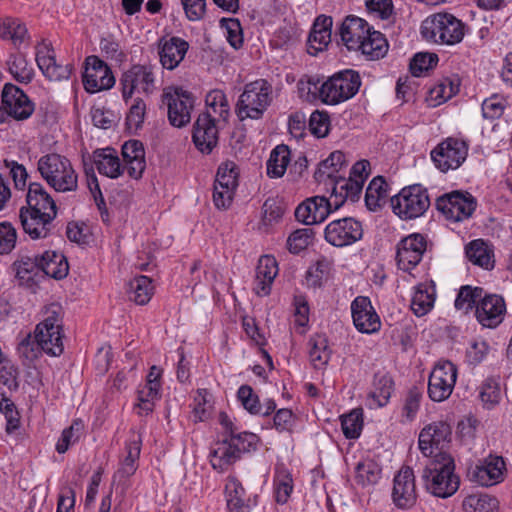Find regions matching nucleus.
Returning <instances> with one entry per match:
<instances>
[{"label":"nucleus","instance_id":"52","mask_svg":"<svg viewBox=\"0 0 512 512\" xmlns=\"http://www.w3.org/2000/svg\"><path fill=\"white\" fill-rule=\"evenodd\" d=\"M355 474L357 483L366 486L377 483L380 478L381 469L374 461L365 460L357 464Z\"/></svg>","mask_w":512,"mask_h":512},{"label":"nucleus","instance_id":"56","mask_svg":"<svg viewBox=\"0 0 512 512\" xmlns=\"http://www.w3.org/2000/svg\"><path fill=\"white\" fill-rule=\"evenodd\" d=\"M82 430L83 425L81 421H74L70 427L64 429L57 441L56 451L60 454L65 453L71 445L80 439Z\"/></svg>","mask_w":512,"mask_h":512},{"label":"nucleus","instance_id":"6","mask_svg":"<svg viewBox=\"0 0 512 512\" xmlns=\"http://www.w3.org/2000/svg\"><path fill=\"white\" fill-rule=\"evenodd\" d=\"M390 202L393 212L403 220L418 218L430 207L428 190L420 184L404 187Z\"/></svg>","mask_w":512,"mask_h":512},{"label":"nucleus","instance_id":"29","mask_svg":"<svg viewBox=\"0 0 512 512\" xmlns=\"http://www.w3.org/2000/svg\"><path fill=\"white\" fill-rule=\"evenodd\" d=\"M142 439L139 434H133L126 443L125 450L127 455L121 461L118 470L113 478L119 482H126L135 474L138 469V461L141 452Z\"/></svg>","mask_w":512,"mask_h":512},{"label":"nucleus","instance_id":"27","mask_svg":"<svg viewBox=\"0 0 512 512\" xmlns=\"http://www.w3.org/2000/svg\"><path fill=\"white\" fill-rule=\"evenodd\" d=\"M188 48V42L179 37L160 39L158 43V54L162 67L167 70L177 68L183 61Z\"/></svg>","mask_w":512,"mask_h":512},{"label":"nucleus","instance_id":"13","mask_svg":"<svg viewBox=\"0 0 512 512\" xmlns=\"http://www.w3.org/2000/svg\"><path fill=\"white\" fill-rule=\"evenodd\" d=\"M163 102L168 107V119L172 126L181 128L187 125L191 119V110L194 99L191 93L182 88L163 93Z\"/></svg>","mask_w":512,"mask_h":512},{"label":"nucleus","instance_id":"39","mask_svg":"<svg viewBox=\"0 0 512 512\" xmlns=\"http://www.w3.org/2000/svg\"><path fill=\"white\" fill-rule=\"evenodd\" d=\"M435 302V288L426 283H420L413 294L411 309L418 316L426 315L433 307Z\"/></svg>","mask_w":512,"mask_h":512},{"label":"nucleus","instance_id":"53","mask_svg":"<svg viewBox=\"0 0 512 512\" xmlns=\"http://www.w3.org/2000/svg\"><path fill=\"white\" fill-rule=\"evenodd\" d=\"M483 289L479 287L462 286L455 299V308L468 311L473 308L476 302L481 300Z\"/></svg>","mask_w":512,"mask_h":512},{"label":"nucleus","instance_id":"19","mask_svg":"<svg viewBox=\"0 0 512 512\" xmlns=\"http://www.w3.org/2000/svg\"><path fill=\"white\" fill-rule=\"evenodd\" d=\"M355 328L365 334H373L381 328V320L368 297L358 296L351 303Z\"/></svg>","mask_w":512,"mask_h":512},{"label":"nucleus","instance_id":"2","mask_svg":"<svg viewBox=\"0 0 512 512\" xmlns=\"http://www.w3.org/2000/svg\"><path fill=\"white\" fill-rule=\"evenodd\" d=\"M37 170L46 183L56 192L68 193L78 189V175L71 161L58 153L39 158Z\"/></svg>","mask_w":512,"mask_h":512},{"label":"nucleus","instance_id":"57","mask_svg":"<svg viewBox=\"0 0 512 512\" xmlns=\"http://www.w3.org/2000/svg\"><path fill=\"white\" fill-rule=\"evenodd\" d=\"M19 354L29 361L38 359L44 353L36 333H28L18 344Z\"/></svg>","mask_w":512,"mask_h":512},{"label":"nucleus","instance_id":"28","mask_svg":"<svg viewBox=\"0 0 512 512\" xmlns=\"http://www.w3.org/2000/svg\"><path fill=\"white\" fill-rule=\"evenodd\" d=\"M370 28L364 19L349 15L342 22L339 33L348 50L358 51Z\"/></svg>","mask_w":512,"mask_h":512},{"label":"nucleus","instance_id":"37","mask_svg":"<svg viewBox=\"0 0 512 512\" xmlns=\"http://www.w3.org/2000/svg\"><path fill=\"white\" fill-rule=\"evenodd\" d=\"M309 358L315 369H323L328 364L332 350L325 334H315L310 337Z\"/></svg>","mask_w":512,"mask_h":512},{"label":"nucleus","instance_id":"44","mask_svg":"<svg viewBox=\"0 0 512 512\" xmlns=\"http://www.w3.org/2000/svg\"><path fill=\"white\" fill-rule=\"evenodd\" d=\"M388 197V184L382 176H377L369 183L365 193V203L369 210L376 211Z\"/></svg>","mask_w":512,"mask_h":512},{"label":"nucleus","instance_id":"61","mask_svg":"<svg viewBox=\"0 0 512 512\" xmlns=\"http://www.w3.org/2000/svg\"><path fill=\"white\" fill-rule=\"evenodd\" d=\"M160 387L156 384L144 385L143 388L138 390V407L144 411V414H149L154 409V401L160 398Z\"/></svg>","mask_w":512,"mask_h":512},{"label":"nucleus","instance_id":"38","mask_svg":"<svg viewBox=\"0 0 512 512\" xmlns=\"http://www.w3.org/2000/svg\"><path fill=\"white\" fill-rule=\"evenodd\" d=\"M466 256L474 265L484 269L494 267L493 251L482 239L473 240L466 246Z\"/></svg>","mask_w":512,"mask_h":512},{"label":"nucleus","instance_id":"47","mask_svg":"<svg viewBox=\"0 0 512 512\" xmlns=\"http://www.w3.org/2000/svg\"><path fill=\"white\" fill-rule=\"evenodd\" d=\"M153 295L152 281L147 276H138L129 283V299L138 305L147 304Z\"/></svg>","mask_w":512,"mask_h":512},{"label":"nucleus","instance_id":"35","mask_svg":"<svg viewBox=\"0 0 512 512\" xmlns=\"http://www.w3.org/2000/svg\"><path fill=\"white\" fill-rule=\"evenodd\" d=\"M224 493L229 512H250L249 499L246 497V491L236 477H228Z\"/></svg>","mask_w":512,"mask_h":512},{"label":"nucleus","instance_id":"46","mask_svg":"<svg viewBox=\"0 0 512 512\" xmlns=\"http://www.w3.org/2000/svg\"><path fill=\"white\" fill-rule=\"evenodd\" d=\"M393 380L387 374H376L373 381V390L370 392V398L377 407L385 406L393 391Z\"/></svg>","mask_w":512,"mask_h":512},{"label":"nucleus","instance_id":"4","mask_svg":"<svg viewBox=\"0 0 512 512\" xmlns=\"http://www.w3.org/2000/svg\"><path fill=\"white\" fill-rule=\"evenodd\" d=\"M422 37L432 43L455 45L465 35L464 23L450 13H436L421 24Z\"/></svg>","mask_w":512,"mask_h":512},{"label":"nucleus","instance_id":"26","mask_svg":"<svg viewBox=\"0 0 512 512\" xmlns=\"http://www.w3.org/2000/svg\"><path fill=\"white\" fill-rule=\"evenodd\" d=\"M11 269L16 281L22 286L33 287L42 279L38 254L20 255L13 262Z\"/></svg>","mask_w":512,"mask_h":512},{"label":"nucleus","instance_id":"5","mask_svg":"<svg viewBox=\"0 0 512 512\" xmlns=\"http://www.w3.org/2000/svg\"><path fill=\"white\" fill-rule=\"evenodd\" d=\"M359 73L346 69L330 76L321 83L319 98L327 105H337L354 97L361 87Z\"/></svg>","mask_w":512,"mask_h":512},{"label":"nucleus","instance_id":"60","mask_svg":"<svg viewBox=\"0 0 512 512\" xmlns=\"http://www.w3.org/2000/svg\"><path fill=\"white\" fill-rule=\"evenodd\" d=\"M438 62L434 53H417L410 62V71L413 76L420 77L424 72L433 68Z\"/></svg>","mask_w":512,"mask_h":512},{"label":"nucleus","instance_id":"31","mask_svg":"<svg viewBox=\"0 0 512 512\" xmlns=\"http://www.w3.org/2000/svg\"><path fill=\"white\" fill-rule=\"evenodd\" d=\"M26 202L27 207H22L21 209L34 211L35 213H57L55 201L41 183L33 182L29 184Z\"/></svg>","mask_w":512,"mask_h":512},{"label":"nucleus","instance_id":"9","mask_svg":"<svg viewBox=\"0 0 512 512\" xmlns=\"http://www.w3.org/2000/svg\"><path fill=\"white\" fill-rule=\"evenodd\" d=\"M435 206L446 220L462 222L472 216L477 201L469 192L455 190L439 196Z\"/></svg>","mask_w":512,"mask_h":512},{"label":"nucleus","instance_id":"23","mask_svg":"<svg viewBox=\"0 0 512 512\" xmlns=\"http://www.w3.org/2000/svg\"><path fill=\"white\" fill-rule=\"evenodd\" d=\"M332 211L335 210L331 200L325 196H314L297 206L295 218L305 225H313L323 222Z\"/></svg>","mask_w":512,"mask_h":512},{"label":"nucleus","instance_id":"7","mask_svg":"<svg viewBox=\"0 0 512 512\" xmlns=\"http://www.w3.org/2000/svg\"><path fill=\"white\" fill-rule=\"evenodd\" d=\"M469 143L463 138L447 137L438 143L430 152L435 167L447 173L458 169L467 159Z\"/></svg>","mask_w":512,"mask_h":512},{"label":"nucleus","instance_id":"43","mask_svg":"<svg viewBox=\"0 0 512 512\" xmlns=\"http://www.w3.org/2000/svg\"><path fill=\"white\" fill-rule=\"evenodd\" d=\"M290 162V150L287 145H277L271 152L266 163L267 175L270 178H280L284 175Z\"/></svg>","mask_w":512,"mask_h":512},{"label":"nucleus","instance_id":"54","mask_svg":"<svg viewBox=\"0 0 512 512\" xmlns=\"http://www.w3.org/2000/svg\"><path fill=\"white\" fill-rule=\"evenodd\" d=\"M507 105L508 101L505 97L494 94L482 103L483 117L490 120L498 119L503 115Z\"/></svg>","mask_w":512,"mask_h":512},{"label":"nucleus","instance_id":"63","mask_svg":"<svg viewBox=\"0 0 512 512\" xmlns=\"http://www.w3.org/2000/svg\"><path fill=\"white\" fill-rule=\"evenodd\" d=\"M145 113H146V104L142 98L137 97L134 100V103L130 107L129 112L127 113V116H126V124H127L128 128L130 130L139 129L144 122Z\"/></svg>","mask_w":512,"mask_h":512},{"label":"nucleus","instance_id":"22","mask_svg":"<svg viewBox=\"0 0 512 512\" xmlns=\"http://www.w3.org/2000/svg\"><path fill=\"white\" fill-rule=\"evenodd\" d=\"M392 498L395 505L402 509L411 508L416 503V486L413 469L404 466L394 477Z\"/></svg>","mask_w":512,"mask_h":512},{"label":"nucleus","instance_id":"11","mask_svg":"<svg viewBox=\"0 0 512 512\" xmlns=\"http://www.w3.org/2000/svg\"><path fill=\"white\" fill-rule=\"evenodd\" d=\"M362 223L353 217H344L329 222L324 229V239L330 245L343 248L361 240Z\"/></svg>","mask_w":512,"mask_h":512},{"label":"nucleus","instance_id":"20","mask_svg":"<svg viewBox=\"0 0 512 512\" xmlns=\"http://www.w3.org/2000/svg\"><path fill=\"white\" fill-rule=\"evenodd\" d=\"M36 63L50 81L67 80L72 72L70 64L63 65L56 62L53 47L45 42L36 47Z\"/></svg>","mask_w":512,"mask_h":512},{"label":"nucleus","instance_id":"32","mask_svg":"<svg viewBox=\"0 0 512 512\" xmlns=\"http://www.w3.org/2000/svg\"><path fill=\"white\" fill-rule=\"evenodd\" d=\"M278 274V265L274 257L262 256L256 268L254 290L258 295H268L271 284Z\"/></svg>","mask_w":512,"mask_h":512},{"label":"nucleus","instance_id":"16","mask_svg":"<svg viewBox=\"0 0 512 512\" xmlns=\"http://www.w3.org/2000/svg\"><path fill=\"white\" fill-rule=\"evenodd\" d=\"M451 427L443 421H437L426 425L419 434V449L424 456L430 457L435 450L444 452L443 449L451 440Z\"/></svg>","mask_w":512,"mask_h":512},{"label":"nucleus","instance_id":"17","mask_svg":"<svg viewBox=\"0 0 512 512\" xmlns=\"http://www.w3.org/2000/svg\"><path fill=\"white\" fill-rule=\"evenodd\" d=\"M506 464L501 456L489 455L469 469L471 480L483 487L496 485L504 480Z\"/></svg>","mask_w":512,"mask_h":512},{"label":"nucleus","instance_id":"41","mask_svg":"<svg viewBox=\"0 0 512 512\" xmlns=\"http://www.w3.org/2000/svg\"><path fill=\"white\" fill-rule=\"evenodd\" d=\"M388 47L389 45L384 35L370 28L358 51L370 59H379L386 55Z\"/></svg>","mask_w":512,"mask_h":512},{"label":"nucleus","instance_id":"33","mask_svg":"<svg viewBox=\"0 0 512 512\" xmlns=\"http://www.w3.org/2000/svg\"><path fill=\"white\" fill-rule=\"evenodd\" d=\"M38 260L42 279L46 276L54 279H62L67 276L69 265L63 254L48 250L38 254Z\"/></svg>","mask_w":512,"mask_h":512},{"label":"nucleus","instance_id":"18","mask_svg":"<svg viewBox=\"0 0 512 512\" xmlns=\"http://www.w3.org/2000/svg\"><path fill=\"white\" fill-rule=\"evenodd\" d=\"M1 98L8 116L15 120H26L34 112V103L22 89L12 83L4 85Z\"/></svg>","mask_w":512,"mask_h":512},{"label":"nucleus","instance_id":"58","mask_svg":"<svg viewBox=\"0 0 512 512\" xmlns=\"http://www.w3.org/2000/svg\"><path fill=\"white\" fill-rule=\"evenodd\" d=\"M206 104L209 109L223 120L229 115V105L225 93L222 90L215 89L206 96Z\"/></svg>","mask_w":512,"mask_h":512},{"label":"nucleus","instance_id":"3","mask_svg":"<svg viewBox=\"0 0 512 512\" xmlns=\"http://www.w3.org/2000/svg\"><path fill=\"white\" fill-rule=\"evenodd\" d=\"M272 84L266 79L247 83L236 104V114L245 119H261L273 100Z\"/></svg>","mask_w":512,"mask_h":512},{"label":"nucleus","instance_id":"30","mask_svg":"<svg viewBox=\"0 0 512 512\" xmlns=\"http://www.w3.org/2000/svg\"><path fill=\"white\" fill-rule=\"evenodd\" d=\"M122 156L128 175L133 179H140L146 167L142 143L138 140L125 142L122 146Z\"/></svg>","mask_w":512,"mask_h":512},{"label":"nucleus","instance_id":"8","mask_svg":"<svg viewBox=\"0 0 512 512\" xmlns=\"http://www.w3.org/2000/svg\"><path fill=\"white\" fill-rule=\"evenodd\" d=\"M123 100L127 103L133 94L150 96L156 91V75L152 65L135 64L120 78Z\"/></svg>","mask_w":512,"mask_h":512},{"label":"nucleus","instance_id":"45","mask_svg":"<svg viewBox=\"0 0 512 512\" xmlns=\"http://www.w3.org/2000/svg\"><path fill=\"white\" fill-rule=\"evenodd\" d=\"M345 164V154L341 151H334L327 159L320 163L318 170L315 172V179L322 182L326 179L337 178L336 174Z\"/></svg>","mask_w":512,"mask_h":512},{"label":"nucleus","instance_id":"24","mask_svg":"<svg viewBox=\"0 0 512 512\" xmlns=\"http://www.w3.org/2000/svg\"><path fill=\"white\" fill-rule=\"evenodd\" d=\"M56 216V212L35 213L26 209H20L19 212L23 230L31 239L46 238L51 232L52 221Z\"/></svg>","mask_w":512,"mask_h":512},{"label":"nucleus","instance_id":"15","mask_svg":"<svg viewBox=\"0 0 512 512\" xmlns=\"http://www.w3.org/2000/svg\"><path fill=\"white\" fill-rule=\"evenodd\" d=\"M83 85L87 92L96 93L107 90L115 84V78L109 66L97 56H89L85 61Z\"/></svg>","mask_w":512,"mask_h":512},{"label":"nucleus","instance_id":"42","mask_svg":"<svg viewBox=\"0 0 512 512\" xmlns=\"http://www.w3.org/2000/svg\"><path fill=\"white\" fill-rule=\"evenodd\" d=\"M6 66L16 81L25 84L32 81L34 70L29 66L24 54L20 52L9 54L6 60Z\"/></svg>","mask_w":512,"mask_h":512},{"label":"nucleus","instance_id":"25","mask_svg":"<svg viewBox=\"0 0 512 512\" xmlns=\"http://www.w3.org/2000/svg\"><path fill=\"white\" fill-rule=\"evenodd\" d=\"M505 311L506 305L501 296L488 295L477 304L475 315L484 327L495 328L503 321Z\"/></svg>","mask_w":512,"mask_h":512},{"label":"nucleus","instance_id":"62","mask_svg":"<svg viewBox=\"0 0 512 512\" xmlns=\"http://www.w3.org/2000/svg\"><path fill=\"white\" fill-rule=\"evenodd\" d=\"M237 397L242 406L251 414H260L262 405L260 404L259 397L254 393L252 387L249 385H242L238 389Z\"/></svg>","mask_w":512,"mask_h":512},{"label":"nucleus","instance_id":"36","mask_svg":"<svg viewBox=\"0 0 512 512\" xmlns=\"http://www.w3.org/2000/svg\"><path fill=\"white\" fill-rule=\"evenodd\" d=\"M93 162L100 174L112 179L119 177L124 170L116 151L111 148L94 151Z\"/></svg>","mask_w":512,"mask_h":512},{"label":"nucleus","instance_id":"1","mask_svg":"<svg viewBox=\"0 0 512 512\" xmlns=\"http://www.w3.org/2000/svg\"><path fill=\"white\" fill-rule=\"evenodd\" d=\"M455 463L446 452H438L428 460L422 473L425 489L440 498L452 496L459 488V477L454 473Z\"/></svg>","mask_w":512,"mask_h":512},{"label":"nucleus","instance_id":"64","mask_svg":"<svg viewBox=\"0 0 512 512\" xmlns=\"http://www.w3.org/2000/svg\"><path fill=\"white\" fill-rule=\"evenodd\" d=\"M482 402L489 406H494L500 401L501 390L498 381L494 378H488L482 384L480 391Z\"/></svg>","mask_w":512,"mask_h":512},{"label":"nucleus","instance_id":"48","mask_svg":"<svg viewBox=\"0 0 512 512\" xmlns=\"http://www.w3.org/2000/svg\"><path fill=\"white\" fill-rule=\"evenodd\" d=\"M465 512H495L498 509V500L488 494L468 495L463 501Z\"/></svg>","mask_w":512,"mask_h":512},{"label":"nucleus","instance_id":"14","mask_svg":"<svg viewBox=\"0 0 512 512\" xmlns=\"http://www.w3.org/2000/svg\"><path fill=\"white\" fill-rule=\"evenodd\" d=\"M427 241L422 234L413 233L397 244L396 262L400 270L411 272L422 260Z\"/></svg>","mask_w":512,"mask_h":512},{"label":"nucleus","instance_id":"49","mask_svg":"<svg viewBox=\"0 0 512 512\" xmlns=\"http://www.w3.org/2000/svg\"><path fill=\"white\" fill-rule=\"evenodd\" d=\"M314 230L310 227L293 231L287 238V249L292 254H299L314 241Z\"/></svg>","mask_w":512,"mask_h":512},{"label":"nucleus","instance_id":"40","mask_svg":"<svg viewBox=\"0 0 512 512\" xmlns=\"http://www.w3.org/2000/svg\"><path fill=\"white\" fill-rule=\"evenodd\" d=\"M0 38L11 40L16 48L29 39L26 26L18 19L4 18L0 20Z\"/></svg>","mask_w":512,"mask_h":512},{"label":"nucleus","instance_id":"51","mask_svg":"<svg viewBox=\"0 0 512 512\" xmlns=\"http://www.w3.org/2000/svg\"><path fill=\"white\" fill-rule=\"evenodd\" d=\"M459 91V81L445 78L432 89H430V98L433 105L437 106L452 98Z\"/></svg>","mask_w":512,"mask_h":512},{"label":"nucleus","instance_id":"12","mask_svg":"<svg viewBox=\"0 0 512 512\" xmlns=\"http://www.w3.org/2000/svg\"><path fill=\"white\" fill-rule=\"evenodd\" d=\"M457 379V368L450 361L438 362L429 375L428 395L432 401L446 400L452 393Z\"/></svg>","mask_w":512,"mask_h":512},{"label":"nucleus","instance_id":"55","mask_svg":"<svg viewBox=\"0 0 512 512\" xmlns=\"http://www.w3.org/2000/svg\"><path fill=\"white\" fill-rule=\"evenodd\" d=\"M422 394L417 388L410 389L402 408L401 422H412L420 409Z\"/></svg>","mask_w":512,"mask_h":512},{"label":"nucleus","instance_id":"34","mask_svg":"<svg viewBox=\"0 0 512 512\" xmlns=\"http://www.w3.org/2000/svg\"><path fill=\"white\" fill-rule=\"evenodd\" d=\"M209 457L213 469L223 472L226 471L230 465L234 464L240 458V455L231 440L224 438L215 443L210 451Z\"/></svg>","mask_w":512,"mask_h":512},{"label":"nucleus","instance_id":"50","mask_svg":"<svg viewBox=\"0 0 512 512\" xmlns=\"http://www.w3.org/2000/svg\"><path fill=\"white\" fill-rule=\"evenodd\" d=\"M341 428L347 439H357L363 429V413L361 409H354L350 413L342 415Z\"/></svg>","mask_w":512,"mask_h":512},{"label":"nucleus","instance_id":"21","mask_svg":"<svg viewBox=\"0 0 512 512\" xmlns=\"http://www.w3.org/2000/svg\"><path fill=\"white\" fill-rule=\"evenodd\" d=\"M193 142L202 153L209 154L218 143L216 119L210 112L201 113L193 127Z\"/></svg>","mask_w":512,"mask_h":512},{"label":"nucleus","instance_id":"10","mask_svg":"<svg viewBox=\"0 0 512 512\" xmlns=\"http://www.w3.org/2000/svg\"><path fill=\"white\" fill-rule=\"evenodd\" d=\"M36 337L45 354L58 357L64 351L62 320L58 312L50 311L43 321L36 325Z\"/></svg>","mask_w":512,"mask_h":512},{"label":"nucleus","instance_id":"59","mask_svg":"<svg viewBox=\"0 0 512 512\" xmlns=\"http://www.w3.org/2000/svg\"><path fill=\"white\" fill-rule=\"evenodd\" d=\"M239 169L235 162L226 161L217 170L215 182L227 187L237 188Z\"/></svg>","mask_w":512,"mask_h":512}]
</instances>
